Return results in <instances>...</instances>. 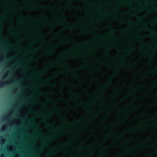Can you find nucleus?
<instances>
[{
	"label": "nucleus",
	"instance_id": "nucleus-3",
	"mask_svg": "<svg viewBox=\"0 0 157 157\" xmlns=\"http://www.w3.org/2000/svg\"><path fill=\"white\" fill-rule=\"evenodd\" d=\"M17 88V87H16V86H14V88H13L12 89V92H14L16 91V90H15V89H14V88Z\"/></svg>",
	"mask_w": 157,
	"mask_h": 157
},
{
	"label": "nucleus",
	"instance_id": "nucleus-4",
	"mask_svg": "<svg viewBox=\"0 0 157 157\" xmlns=\"http://www.w3.org/2000/svg\"><path fill=\"white\" fill-rule=\"evenodd\" d=\"M30 123H32V124H34V121L33 120H32V121H30Z\"/></svg>",
	"mask_w": 157,
	"mask_h": 157
},
{
	"label": "nucleus",
	"instance_id": "nucleus-5",
	"mask_svg": "<svg viewBox=\"0 0 157 157\" xmlns=\"http://www.w3.org/2000/svg\"><path fill=\"white\" fill-rule=\"evenodd\" d=\"M17 65L18 66H21V64L20 63H18Z\"/></svg>",
	"mask_w": 157,
	"mask_h": 157
},
{
	"label": "nucleus",
	"instance_id": "nucleus-1",
	"mask_svg": "<svg viewBox=\"0 0 157 157\" xmlns=\"http://www.w3.org/2000/svg\"><path fill=\"white\" fill-rule=\"evenodd\" d=\"M3 44V45L5 46V50L6 51H7L9 50V47L8 46H6V44Z\"/></svg>",
	"mask_w": 157,
	"mask_h": 157
},
{
	"label": "nucleus",
	"instance_id": "nucleus-6",
	"mask_svg": "<svg viewBox=\"0 0 157 157\" xmlns=\"http://www.w3.org/2000/svg\"><path fill=\"white\" fill-rule=\"evenodd\" d=\"M21 92H22V91H20V92H19V93H18V95H19V94H21Z\"/></svg>",
	"mask_w": 157,
	"mask_h": 157
},
{
	"label": "nucleus",
	"instance_id": "nucleus-2",
	"mask_svg": "<svg viewBox=\"0 0 157 157\" xmlns=\"http://www.w3.org/2000/svg\"><path fill=\"white\" fill-rule=\"evenodd\" d=\"M6 83L3 82H1L0 83V88H1L3 87L4 84Z\"/></svg>",
	"mask_w": 157,
	"mask_h": 157
}]
</instances>
